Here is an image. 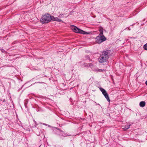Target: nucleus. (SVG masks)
Returning <instances> with one entry per match:
<instances>
[{"instance_id": "1", "label": "nucleus", "mask_w": 147, "mask_h": 147, "mask_svg": "<svg viewBox=\"0 0 147 147\" xmlns=\"http://www.w3.org/2000/svg\"><path fill=\"white\" fill-rule=\"evenodd\" d=\"M112 53V51L110 50H107L103 52L98 58L99 62L103 63L107 61Z\"/></svg>"}, {"instance_id": "2", "label": "nucleus", "mask_w": 147, "mask_h": 147, "mask_svg": "<svg viewBox=\"0 0 147 147\" xmlns=\"http://www.w3.org/2000/svg\"><path fill=\"white\" fill-rule=\"evenodd\" d=\"M52 20V16L48 13L42 16L40 20L42 24L47 23Z\"/></svg>"}, {"instance_id": "3", "label": "nucleus", "mask_w": 147, "mask_h": 147, "mask_svg": "<svg viewBox=\"0 0 147 147\" xmlns=\"http://www.w3.org/2000/svg\"><path fill=\"white\" fill-rule=\"evenodd\" d=\"M71 27V28L72 30L74 32L76 33H80L84 34H88L89 33V32H85L79 29L74 25H72Z\"/></svg>"}, {"instance_id": "4", "label": "nucleus", "mask_w": 147, "mask_h": 147, "mask_svg": "<svg viewBox=\"0 0 147 147\" xmlns=\"http://www.w3.org/2000/svg\"><path fill=\"white\" fill-rule=\"evenodd\" d=\"M96 42L98 44L106 40V38L104 36L99 35L96 38Z\"/></svg>"}, {"instance_id": "5", "label": "nucleus", "mask_w": 147, "mask_h": 147, "mask_svg": "<svg viewBox=\"0 0 147 147\" xmlns=\"http://www.w3.org/2000/svg\"><path fill=\"white\" fill-rule=\"evenodd\" d=\"M102 94L104 95L105 98L107 99L108 101L109 102L110 101V100L108 94L107 93L106 91L103 92Z\"/></svg>"}, {"instance_id": "6", "label": "nucleus", "mask_w": 147, "mask_h": 147, "mask_svg": "<svg viewBox=\"0 0 147 147\" xmlns=\"http://www.w3.org/2000/svg\"><path fill=\"white\" fill-rule=\"evenodd\" d=\"M102 94L104 95L105 98L107 99L108 101L109 102L110 101V100L108 94L107 93L106 91L103 92Z\"/></svg>"}, {"instance_id": "7", "label": "nucleus", "mask_w": 147, "mask_h": 147, "mask_svg": "<svg viewBox=\"0 0 147 147\" xmlns=\"http://www.w3.org/2000/svg\"><path fill=\"white\" fill-rule=\"evenodd\" d=\"M52 20L54 21H57L58 22H63V21L58 18L57 17H55L53 16H52Z\"/></svg>"}, {"instance_id": "8", "label": "nucleus", "mask_w": 147, "mask_h": 147, "mask_svg": "<svg viewBox=\"0 0 147 147\" xmlns=\"http://www.w3.org/2000/svg\"><path fill=\"white\" fill-rule=\"evenodd\" d=\"M130 126V124L127 125H123L122 126V128L124 130H126L129 128Z\"/></svg>"}, {"instance_id": "9", "label": "nucleus", "mask_w": 147, "mask_h": 147, "mask_svg": "<svg viewBox=\"0 0 147 147\" xmlns=\"http://www.w3.org/2000/svg\"><path fill=\"white\" fill-rule=\"evenodd\" d=\"M99 31L100 32V34L99 35H101L102 36H104L103 35V29L102 27H100L99 29Z\"/></svg>"}, {"instance_id": "10", "label": "nucleus", "mask_w": 147, "mask_h": 147, "mask_svg": "<svg viewBox=\"0 0 147 147\" xmlns=\"http://www.w3.org/2000/svg\"><path fill=\"white\" fill-rule=\"evenodd\" d=\"M139 105L141 107H143L145 106L146 103L143 101H142L140 103Z\"/></svg>"}, {"instance_id": "11", "label": "nucleus", "mask_w": 147, "mask_h": 147, "mask_svg": "<svg viewBox=\"0 0 147 147\" xmlns=\"http://www.w3.org/2000/svg\"><path fill=\"white\" fill-rule=\"evenodd\" d=\"M99 89L102 93L106 91L104 88H100Z\"/></svg>"}, {"instance_id": "12", "label": "nucleus", "mask_w": 147, "mask_h": 147, "mask_svg": "<svg viewBox=\"0 0 147 147\" xmlns=\"http://www.w3.org/2000/svg\"><path fill=\"white\" fill-rule=\"evenodd\" d=\"M144 49L147 50V43L144 45Z\"/></svg>"}, {"instance_id": "13", "label": "nucleus", "mask_w": 147, "mask_h": 147, "mask_svg": "<svg viewBox=\"0 0 147 147\" xmlns=\"http://www.w3.org/2000/svg\"><path fill=\"white\" fill-rule=\"evenodd\" d=\"M59 18H63L64 17V15L63 14H60L58 16Z\"/></svg>"}, {"instance_id": "14", "label": "nucleus", "mask_w": 147, "mask_h": 147, "mask_svg": "<svg viewBox=\"0 0 147 147\" xmlns=\"http://www.w3.org/2000/svg\"><path fill=\"white\" fill-rule=\"evenodd\" d=\"M0 50H1V51L3 53H6V51H5L4 49H0Z\"/></svg>"}, {"instance_id": "15", "label": "nucleus", "mask_w": 147, "mask_h": 147, "mask_svg": "<svg viewBox=\"0 0 147 147\" xmlns=\"http://www.w3.org/2000/svg\"><path fill=\"white\" fill-rule=\"evenodd\" d=\"M103 71V70L102 69H98V71L99 72Z\"/></svg>"}, {"instance_id": "16", "label": "nucleus", "mask_w": 147, "mask_h": 147, "mask_svg": "<svg viewBox=\"0 0 147 147\" xmlns=\"http://www.w3.org/2000/svg\"><path fill=\"white\" fill-rule=\"evenodd\" d=\"M84 65L85 66H87L88 67V65H87V64L86 63H84Z\"/></svg>"}, {"instance_id": "17", "label": "nucleus", "mask_w": 147, "mask_h": 147, "mask_svg": "<svg viewBox=\"0 0 147 147\" xmlns=\"http://www.w3.org/2000/svg\"><path fill=\"white\" fill-rule=\"evenodd\" d=\"M43 124L44 125H46V126H49V125H47V124H46L45 123H43Z\"/></svg>"}, {"instance_id": "18", "label": "nucleus", "mask_w": 147, "mask_h": 147, "mask_svg": "<svg viewBox=\"0 0 147 147\" xmlns=\"http://www.w3.org/2000/svg\"><path fill=\"white\" fill-rule=\"evenodd\" d=\"M63 136H67V134H64V135H63Z\"/></svg>"}, {"instance_id": "19", "label": "nucleus", "mask_w": 147, "mask_h": 147, "mask_svg": "<svg viewBox=\"0 0 147 147\" xmlns=\"http://www.w3.org/2000/svg\"><path fill=\"white\" fill-rule=\"evenodd\" d=\"M127 30H130V28L129 27H128L127 28Z\"/></svg>"}, {"instance_id": "20", "label": "nucleus", "mask_w": 147, "mask_h": 147, "mask_svg": "<svg viewBox=\"0 0 147 147\" xmlns=\"http://www.w3.org/2000/svg\"><path fill=\"white\" fill-rule=\"evenodd\" d=\"M145 84L147 86V80L145 82Z\"/></svg>"}, {"instance_id": "21", "label": "nucleus", "mask_w": 147, "mask_h": 147, "mask_svg": "<svg viewBox=\"0 0 147 147\" xmlns=\"http://www.w3.org/2000/svg\"><path fill=\"white\" fill-rule=\"evenodd\" d=\"M91 64H90L89 65V66H90Z\"/></svg>"}]
</instances>
